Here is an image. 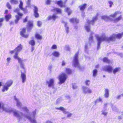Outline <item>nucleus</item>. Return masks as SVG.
I'll list each match as a JSON object with an SVG mask.
<instances>
[{
	"label": "nucleus",
	"mask_w": 123,
	"mask_h": 123,
	"mask_svg": "<svg viewBox=\"0 0 123 123\" xmlns=\"http://www.w3.org/2000/svg\"><path fill=\"white\" fill-rule=\"evenodd\" d=\"M34 26L33 22L32 21H29L27 23L26 28L24 27L22 29L20 32V34L22 37L26 38L28 37V35L25 34L26 30L27 32H30L33 28Z\"/></svg>",
	"instance_id": "nucleus-1"
},
{
	"label": "nucleus",
	"mask_w": 123,
	"mask_h": 123,
	"mask_svg": "<svg viewBox=\"0 0 123 123\" xmlns=\"http://www.w3.org/2000/svg\"><path fill=\"white\" fill-rule=\"evenodd\" d=\"M96 39L98 42V48L100 46V45L101 42L103 41L106 40L108 41H114L115 40L116 37L115 34H113L108 38H107L105 37H99L98 36H96Z\"/></svg>",
	"instance_id": "nucleus-2"
},
{
	"label": "nucleus",
	"mask_w": 123,
	"mask_h": 123,
	"mask_svg": "<svg viewBox=\"0 0 123 123\" xmlns=\"http://www.w3.org/2000/svg\"><path fill=\"white\" fill-rule=\"evenodd\" d=\"M67 77V75L64 73H62L58 76V79L59 80V83L61 84L64 83Z\"/></svg>",
	"instance_id": "nucleus-3"
},
{
	"label": "nucleus",
	"mask_w": 123,
	"mask_h": 123,
	"mask_svg": "<svg viewBox=\"0 0 123 123\" xmlns=\"http://www.w3.org/2000/svg\"><path fill=\"white\" fill-rule=\"evenodd\" d=\"M18 52H16L14 55V58L15 59H17L18 61V62L20 64V66L21 68H24V64L23 62V60L21 58H20L18 56Z\"/></svg>",
	"instance_id": "nucleus-4"
},
{
	"label": "nucleus",
	"mask_w": 123,
	"mask_h": 123,
	"mask_svg": "<svg viewBox=\"0 0 123 123\" xmlns=\"http://www.w3.org/2000/svg\"><path fill=\"white\" fill-rule=\"evenodd\" d=\"M74 65L78 68H80L79 60H78V53H76L75 55L74 59L73 60Z\"/></svg>",
	"instance_id": "nucleus-5"
},
{
	"label": "nucleus",
	"mask_w": 123,
	"mask_h": 123,
	"mask_svg": "<svg viewBox=\"0 0 123 123\" xmlns=\"http://www.w3.org/2000/svg\"><path fill=\"white\" fill-rule=\"evenodd\" d=\"M21 68L23 69V71L22 70L21 71V77L22 80V82L24 83L25 81L26 80V76L25 74V70L24 66L23 68L22 67Z\"/></svg>",
	"instance_id": "nucleus-6"
},
{
	"label": "nucleus",
	"mask_w": 123,
	"mask_h": 123,
	"mask_svg": "<svg viewBox=\"0 0 123 123\" xmlns=\"http://www.w3.org/2000/svg\"><path fill=\"white\" fill-rule=\"evenodd\" d=\"M121 13V12L118 11L115 12L114 14H111L109 16V17H107L106 16H103L102 17V18L105 20L106 19H109L110 17H112L113 18L116 17L117 16Z\"/></svg>",
	"instance_id": "nucleus-7"
},
{
	"label": "nucleus",
	"mask_w": 123,
	"mask_h": 123,
	"mask_svg": "<svg viewBox=\"0 0 123 123\" xmlns=\"http://www.w3.org/2000/svg\"><path fill=\"white\" fill-rule=\"evenodd\" d=\"M51 11L53 12H56L57 14H61L62 13V10L59 8L53 7V9L51 10Z\"/></svg>",
	"instance_id": "nucleus-8"
},
{
	"label": "nucleus",
	"mask_w": 123,
	"mask_h": 123,
	"mask_svg": "<svg viewBox=\"0 0 123 123\" xmlns=\"http://www.w3.org/2000/svg\"><path fill=\"white\" fill-rule=\"evenodd\" d=\"M103 70L109 73H111L112 71V68L111 65L106 66L104 67Z\"/></svg>",
	"instance_id": "nucleus-9"
},
{
	"label": "nucleus",
	"mask_w": 123,
	"mask_h": 123,
	"mask_svg": "<svg viewBox=\"0 0 123 123\" xmlns=\"http://www.w3.org/2000/svg\"><path fill=\"white\" fill-rule=\"evenodd\" d=\"M23 15V14L21 13L18 12V15H16L15 16L16 18L14 20V22L16 24L18 23L20 18Z\"/></svg>",
	"instance_id": "nucleus-10"
},
{
	"label": "nucleus",
	"mask_w": 123,
	"mask_h": 123,
	"mask_svg": "<svg viewBox=\"0 0 123 123\" xmlns=\"http://www.w3.org/2000/svg\"><path fill=\"white\" fill-rule=\"evenodd\" d=\"M82 90L83 92L85 93H91L92 92V91L90 89L86 87H83L82 88Z\"/></svg>",
	"instance_id": "nucleus-11"
},
{
	"label": "nucleus",
	"mask_w": 123,
	"mask_h": 123,
	"mask_svg": "<svg viewBox=\"0 0 123 123\" xmlns=\"http://www.w3.org/2000/svg\"><path fill=\"white\" fill-rule=\"evenodd\" d=\"M97 17L96 16L94 17H93L92 18V20L91 21H90L89 20H87V23L88 24H91L92 25H93L94 23V22L97 20Z\"/></svg>",
	"instance_id": "nucleus-12"
},
{
	"label": "nucleus",
	"mask_w": 123,
	"mask_h": 123,
	"mask_svg": "<svg viewBox=\"0 0 123 123\" xmlns=\"http://www.w3.org/2000/svg\"><path fill=\"white\" fill-rule=\"evenodd\" d=\"M38 9L37 7L35 6L34 7V16L36 18H38L39 17V15L38 12Z\"/></svg>",
	"instance_id": "nucleus-13"
},
{
	"label": "nucleus",
	"mask_w": 123,
	"mask_h": 123,
	"mask_svg": "<svg viewBox=\"0 0 123 123\" xmlns=\"http://www.w3.org/2000/svg\"><path fill=\"white\" fill-rule=\"evenodd\" d=\"M56 4L61 7H65L66 6L63 2L62 0H59L56 2Z\"/></svg>",
	"instance_id": "nucleus-14"
},
{
	"label": "nucleus",
	"mask_w": 123,
	"mask_h": 123,
	"mask_svg": "<svg viewBox=\"0 0 123 123\" xmlns=\"http://www.w3.org/2000/svg\"><path fill=\"white\" fill-rule=\"evenodd\" d=\"M54 80L52 79H50L49 81H47V83L48 84L49 87L53 86H54Z\"/></svg>",
	"instance_id": "nucleus-15"
},
{
	"label": "nucleus",
	"mask_w": 123,
	"mask_h": 123,
	"mask_svg": "<svg viewBox=\"0 0 123 123\" xmlns=\"http://www.w3.org/2000/svg\"><path fill=\"white\" fill-rule=\"evenodd\" d=\"M57 17H58L55 14H54L52 16H49L48 17L47 19L48 20L53 19L54 20H55Z\"/></svg>",
	"instance_id": "nucleus-16"
},
{
	"label": "nucleus",
	"mask_w": 123,
	"mask_h": 123,
	"mask_svg": "<svg viewBox=\"0 0 123 123\" xmlns=\"http://www.w3.org/2000/svg\"><path fill=\"white\" fill-rule=\"evenodd\" d=\"M65 71L66 74L68 75L71 74L73 72V71L71 69L68 68H65Z\"/></svg>",
	"instance_id": "nucleus-17"
},
{
	"label": "nucleus",
	"mask_w": 123,
	"mask_h": 123,
	"mask_svg": "<svg viewBox=\"0 0 123 123\" xmlns=\"http://www.w3.org/2000/svg\"><path fill=\"white\" fill-rule=\"evenodd\" d=\"M116 38L117 39H120L123 36V32L121 33H118L115 34Z\"/></svg>",
	"instance_id": "nucleus-18"
},
{
	"label": "nucleus",
	"mask_w": 123,
	"mask_h": 123,
	"mask_svg": "<svg viewBox=\"0 0 123 123\" xmlns=\"http://www.w3.org/2000/svg\"><path fill=\"white\" fill-rule=\"evenodd\" d=\"M22 48L21 44H19L18 46L14 49V50H16V52H18L20 51L22 49Z\"/></svg>",
	"instance_id": "nucleus-19"
},
{
	"label": "nucleus",
	"mask_w": 123,
	"mask_h": 123,
	"mask_svg": "<svg viewBox=\"0 0 123 123\" xmlns=\"http://www.w3.org/2000/svg\"><path fill=\"white\" fill-rule=\"evenodd\" d=\"M35 37V38L38 40H41L42 39V36L38 33H36Z\"/></svg>",
	"instance_id": "nucleus-20"
},
{
	"label": "nucleus",
	"mask_w": 123,
	"mask_h": 123,
	"mask_svg": "<svg viewBox=\"0 0 123 123\" xmlns=\"http://www.w3.org/2000/svg\"><path fill=\"white\" fill-rule=\"evenodd\" d=\"M87 5L85 3L79 6L80 10L81 11H84L86 8Z\"/></svg>",
	"instance_id": "nucleus-21"
},
{
	"label": "nucleus",
	"mask_w": 123,
	"mask_h": 123,
	"mask_svg": "<svg viewBox=\"0 0 123 123\" xmlns=\"http://www.w3.org/2000/svg\"><path fill=\"white\" fill-rule=\"evenodd\" d=\"M13 81L12 80L8 81L6 83V85L9 87L12 84Z\"/></svg>",
	"instance_id": "nucleus-22"
},
{
	"label": "nucleus",
	"mask_w": 123,
	"mask_h": 123,
	"mask_svg": "<svg viewBox=\"0 0 123 123\" xmlns=\"http://www.w3.org/2000/svg\"><path fill=\"white\" fill-rule=\"evenodd\" d=\"M109 96V91L108 89H106L105 90V93L104 96L105 97L107 98Z\"/></svg>",
	"instance_id": "nucleus-23"
},
{
	"label": "nucleus",
	"mask_w": 123,
	"mask_h": 123,
	"mask_svg": "<svg viewBox=\"0 0 123 123\" xmlns=\"http://www.w3.org/2000/svg\"><path fill=\"white\" fill-rule=\"evenodd\" d=\"M12 17V15L10 14H8L6 15L5 18L6 21H7L9 20Z\"/></svg>",
	"instance_id": "nucleus-24"
},
{
	"label": "nucleus",
	"mask_w": 123,
	"mask_h": 123,
	"mask_svg": "<svg viewBox=\"0 0 123 123\" xmlns=\"http://www.w3.org/2000/svg\"><path fill=\"white\" fill-rule=\"evenodd\" d=\"M122 18V15H120L117 18L114 19L113 20L114 22H116L118 21L121 19Z\"/></svg>",
	"instance_id": "nucleus-25"
},
{
	"label": "nucleus",
	"mask_w": 123,
	"mask_h": 123,
	"mask_svg": "<svg viewBox=\"0 0 123 123\" xmlns=\"http://www.w3.org/2000/svg\"><path fill=\"white\" fill-rule=\"evenodd\" d=\"M103 61L104 62H106L108 63H109L110 62V61L107 58L105 57L103 59Z\"/></svg>",
	"instance_id": "nucleus-26"
},
{
	"label": "nucleus",
	"mask_w": 123,
	"mask_h": 123,
	"mask_svg": "<svg viewBox=\"0 0 123 123\" xmlns=\"http://www.w3.org/2000/svg\"><path fill=\"white\" fill-rule=\"evenodd\" d=\"M120 69V68L119 67L116 68L113 70V72L114 74H115L116 73L118 72Z\"/></svg>",
	"instance_id": "nucleus-27"
},
{
	"label": "nucleus",
	"mask_w": 123,
	"mask_h": 123,
	"mask_svg": "<svg viewBox=\"0 0 123 123\" xmlns=\"http://www.w3.org/2000/svg\"><path fill=\"white\" fill-rule=\"evenodd\" d=\"M9 87L7 86L6 85L4 86L2 90V91L3 92H4L5 91H7Z\"/></svg>",
	"instance_id": "nucleus-28"
},
{
	"label": "nucleus",
	"mask_w": 123,
	"mask_h": 123,
	"mask_svg": "<svg viewBox=\"0 0 123 123\" xmlns=\"http://www.w3.org/2000/svg\"><path fill=\"white\" fill-rule=\"evenodd\" d=\"M29 43L32 46H34L35 44V41L33 39L30 40Z\"/></svg>",
	"instance_id": "nucleus-29"
},
{
	"label": "nucleus",
	"mask_w": 123,
	"mask_h": 123,
	"mask_svg": "<svg viewBox=\"0 0 123 123\" xmlns=\"http://www.w3.org/2000/svg\"><path fill=\"white\" fill-rule=\"evenodd\" d=\"M52 54L54 56L56 57H58L59 55L58 52L56 51L52 53Z\"/></svg>",
	"instance_id": "nucleus-30"
},
{
	"label": "nucleus",
	"mask_w": 123,
	"mask_h": 123,
	"mask_svg": "<svg viewBox=\"0 0 123 123\" xmlns=\"http://www.w3.org/2000/svg\"><path fill=\"white\" fill-rule=\"evenodd\" d=\"M93 75V76H96L97 73V71L96 69H95L93 70L92 71Z\"/></svg>",
	"instance_id": "nucleus-31"
},
{
	"label": "nucleus",
	"mask_w": 123,
	"mask_h": 123,
	"mask_svg": "<svg viewBox=\"0 0 123 123\" xmlns=\"http://www.w3.org/2000/svg\"><path fill=\"white\" fill-rule=\"evenodd\" d=\"M1 108L3 111L5 110L6 109L4 107V104L3 103H0V108Z\"/></svg>",
	"instance_id": "nucleus-32"
},
{
	"label": "nucleus",
	"mask_w": 123,
	"mask_h": 123,
	"mask_svg": "<svg viewBox=\"0 0 123 123\" xmlns=\"http://www.w3.org/2000/svg\"><path fill=\"white\" fill-rule=\"evenodd\" d=\"M27 117L28 118L29 120L31 121V122L34 123H36V120L35 119L32 120L31 119V118L30 117Z\"/></svg>",
	"instance_id": "nucleus-33"
},
{
	"label": "nucleus",
	"mask_w": 123,
	"mask_h": 123,
	"mask_svg": "<svg viewBox=\"0 0 123 123\" xmlns=\"http://www.w3.org/2000/svg\"><path fill=\"white\" fill-rule=\"evenodd\" d=\"M85 29L87 32H89L90 31V28L88 26H85Z\"/></svg>",
	"instance_id": "nucleus-34"
},
{
	"label": "nucleus",
	"mask_w": 123,
	"mask_h": 123,
	"mask_svg": "<svg viewBox=\"0 0 123 123\" xmlns=\"http://www.w3.org/2000/svg\"><path fill=\"white\" fill-rule=\"evenodd\" d=\"M23 6V3L21 1H20V4L19 5V8L21 9V8H22Z\"/></svg>",
	"instance_id": "nucleus-35"
},
{
	"label": "nucleus",
	"mask_w": 123,
	"mask_h": 123,
	"mask_svg": "<svg viewBox=\"0 0 123 123\" xmlns=\"http://www.w3.org/2000/svg\"><path fill=\"white\" fill-rule=\"evenodd\" d=\"M57 110H59L62 111H65L64 108L62 107L61 106L59 108H57Z\"/></svg>",
	"instance_id": "nucleus-36"
},
{
	"label": "nucleus",
	"mask_w": 123,
	"mask_h": 123,
	"mask_svg": "<svg viewBox=\"0 0 123 123\" xmlns=\"http://www.w3.org/2000/svg\"><path fill=\"white\" fill-rule=\"evenodd\" d=\"M28 17L26 16L25 18L23 20V22L25 23L27 22L28 20Z\"/></svg>",
	"instance_id": "nucleus-37"
},
{
	"label": "nucleus",
	"mask_w": 123,
	"mask_h": 123,
	"mask_svg": "<svg viewBox=\"0 0 123 123\" xmlns=\"http://www.w3.org/2000/svg\"><path fill=\"white\" fill-rule=\"evenodd\" d=\"M4 20V19L3 18H0V27L2 25V22H3Z\"/></svg>",
	"instance_id": "nucleus-38"
},
{
	"label": "nucleus",
	"mask_w": 123,
	"mask_h": 123,
	"mask_svg": "<svg viewBox=\"0 0 123 123\" xmlns=\"http://www.w3.org/2000/svg\"><path fill=\"white\" fill-rule=\"evenodd\" d=\"M6 6L8 8V9H11V7L10 4L8 2L6 5Z\"/></svg>",
	"instance_id": "nucleus-39"
},
{
	"label": "nucleus",
	"mask_w": 123,
	"mask_h": 123,
	"mask_svg": "<svg viewBox=\"0 0 123 123\" xmlns=\"http://www.w3.org/2000/svg\"><path fill=\"white\" fill-rule=\"evenodd\" d=\"M42 25V23L40 21H37V25L39 27H40Z\"/></svg>",
	"instance_id": "nucleus-40"
},
{
	"label": "nucleus",
	"mask_w": 123,
	"mask_h": 123,
	"mask_svg": "<svg viewBox=\"0 0 123 123\" xmlns=\"http://www.w3.org/2000/svg\"><path fill=\"white\" fill-rule=\"evenodd\" d=\"M76 18H72L70 19V22L72 23H74L75 20Z\"/></svg>",
	"instance_id": "nucleus-41"
},
{
	"label": "nucleus",
	"mask_w": 123,
	"mask_h": 123,
	"mask_svg": "<svg viewBox=\"0 0 123 123\" xmlns=\"http://www.w3.org/2000/svg\"><path fill=\"white\" fill-rule=\"evenodd\" d=\"M57 47L55 44L53 45L51 47V49H56Z\"/></svg>",
	"instance_id": "nucleus-42"
},
{
	"label": "nucleus",
	"mask_w": 123,
	"mask_h": 123,
	"mask_svg": "<svg viewBox=\"0 0 123 123\" xmlns=\"http://www.w3.org/2000/svg\"><path fill=\"white\" fill-rule=\"evenodd\" d=\"M90 82V81L89 80H86L85 82L86 85L87 86L89 85Z\"/></svg>",
	"instance_id": "nucleus-43"
},
{
	"label": "nucleus",
	"mask_w": 123,
	"mask_h": 123,
	"mask_svg": "<svg viewBox=\"0 0 123 123\" xmlns=\"http://www.w3.org/2000/svg\"><path fill=\"white\" fill-rule=\"evenodd\" d=\"M19 9L18 8H16L14 9V12H15L16 13H17L18 14V12H19Z\"/></svg>",
	"instance_id": "nucleus-44"
},
{
	"label": "nucleus",
	"mask_w": 123,
	"mask_h": 123,
	"mask_svg": "<svg viewBox=\"0 0 123 123\" xmlns=\"http://www.w3.org/2000/svg\"><path fill=\"white\" fill-rule=\"evenodd\" d=\"M21 10H22L24 12H27V10L25 8H24L23 7L21 9Z\"/></svg>",
	"instance_id": "nucleus-45"
},
{
	"label": "nucleus",
	"mask_w": 123,
	"mask_h": 123,
	"mask_svg": "<svg viewBox=\"0 0 123 123\" xmlns=\"http://www.w3.org/2000/svg\"><path fill=\"white\" fill-rule=\"evenodd\" d=\"M51 1L50 0H47L46 2L47 5H49L50 4Z\"/></svg>",
	"instance_id": "nucleus-46"
},
{
	"label": "nucleus",
	"mask_w": 123,
	"mask_h": 123,
	"mask_svg": "<svg viewBox=\"0 0 123 123\" xmlns=\"http://www.w3.org/2000/svg\"><path fill=\"white\" fill-rule=\"evenodd\" d=\"M93 37L92 36H90L89 38V40L90 41H92L93 40Z\"/></svg>",
	"instance_id": "nucleus-47"
},
{
	"label": "nucleus",
	"mask_w": 123,
	"mask_h": 123,
	"mask_svg": "<svg viewBox=\"0 0 123 123\" xmlns=\"http://www.w3.org/2000/svg\"><path fill=\"white\" fill-rule=\"evenodd\" d=\"M11 3H13L15 4H17L18 3V1L16 0H14L12 2H11Z\"/></svg>",
	"instance_id": "nucleus-48"
},
{
	"label": "nucleus",
	"mask_w": 123,
	"mask_h": 123,
	"mask_svg": "<svg viewBox=\"0 0 123 123\" xmlns=\"http://www.w3.org/2000/svg\"><path fill=\"white\" fill-rule=\"evenodd\" d=\"M65 12H67L70 11V9L68 7H67L65 9Z\"/></svg>",
	"instance_id": "nucleus-49"
},
{
	"label": "nucleus",
	"mask_w": 123,
	"mask_h": 123,
	"mask_svg": "<svg viewBox=\"0 0 123 123\" xmlns=\"http://www.w3.org/2000/svg\"><path fill=\"white\" fill-rule=\"evenodd\" d=\"M108 2H109V4L110 5V6H110V7H111V6L113 4V2L111 1H109Z\"/></svg>",
	"instance_id": "nucleus-50"
},
{
	"label": "nucleus",
	"mask_w": 123,
	"mask_h": 123,
	"mask_svg": "<svg viewBox=\"0 0 123 123\" xmlns=\"http://www.w3.org/2000/svg\"><path fill=\"white\" fill-rule=\"evenodd\" d=\"M15 115L17 116H19V115L18 113L17 112H14Z\"/></svg>",
	"instance_id": "nucleus-51"
},
{
	"label": "nucleus",
	"mask_w": 123,
	"mask_h": 123,
	"mask_svg": "<svg viewBox=\"0 0 123 123\" xmlns=\"http://www.w3.org/2000/svg\"><path fill=\"white\" fill-rule=\"evenodd\" d=\"M66 32L67 33H68L69 32V28L68 27H66Z\"/></svg>",
	"instance_id": "nucleus-52"
},
{
	"label": "nucleus",
	"mask_w": 123,
	"mask_h": 123,
	"mask_svg": "<svg viewBox=\"0 0 123 123\" xmlns=\"http://www.w3.org/2000/svg\"><path fill=\"white\" fill-rule=\"evenodd\" d=\"M14 51H16V50H14V49L13 50L10 51V53L11 54H12L14 53Z\"/></svg>",
	"instance_id": "nucleus-53"
},
{
	"label": "nucleus",
	"mask_w": 123,
	"mask_h": 123,
	"mask_svg": "<svg viewBox=\"0 0 123 123\" xmlns=\"http://www.w3.org/2000/svg\"><path fill=\"white\" fill-rule=\"evenodd\" d=\"M65 65V61H62V66H64Z\"/></svg>",
	"instance_id": "nucleus-54"
},
{
	"label": "nucleus",
	"mask_w": 123,
	"mask_h": 123,
	"mask_svg": "<svg viewBox=\"0 0 123 123\" xmlns=\"http://www.w3.org/2000/svg\"><path fill=\"white\" fill-rule=\"evenodd\" d=\"M102 114L104 115L105 116H106L107 115V113L105 111H104L102 113Z\"/></svg>",
	"instance_id": "nucleus-55"
},
{
	"label": "nucleus",
	"mask_w": 123,
	"mask_h": 123,
	"mask_svg": "<svg viewBox=\"0 0 123 123\" xmlns=\"http://www.w3.org/2000/svg\"><path fill=\"white\" fill-rule=\"evenodd\" d=\"M79 22V20L78 19H77L76 18L75 20L74 23H78Z\"/></svg>",
	"instance_id": "nucleus-56"
},
{
	"label": "nucleus",
	"mask_w": 123,
	"mask_h": 123,
	"mask_svg": "<svg viewBox=\"0 0 123 123\" xmlns=\"http://www.w3.org/2000/svg\"><path fill=\"white\" fill-rule=\"evenodd\" d=\"M11 59L10 57H8L7 59V60L8 62H9L11 60Z\"/></svg>",
	"instance_id": "nucleus-57"
},
{
	"label": "nucleus",
	"mask_w": 123,
	"mask_h": 123,
	"mask_svg": "<svg viewBox=\"0 0 123 123\" xmlns=\"http://www.w3.org/2000/svg\"><path fill=\"white\" fill-rule=\"evenodd\" d=\"M68 13V15H70L71 13L72 12L71 11H69L68 12H67Z\"/></svg>",
	"instance_id": "nucleus-58"
},
{
	"label": "nucleus",
	"mask_w": 123,
	"mask_h": 123,
	"mask_svg": "<svg viewBox=\"0 0 123 123\" xmlns=\"http://www.w3.org/2000/svg\"><path fill=\"white\" fill-rule=\"evenodd\" d=\"M14 24V22L13 21H11L10 23V25H12L13 24Z\"/></svg>",
	"instance_id": "nucleus-59"
},
{
	"label": "nucleus",
	"mask_w": 123,
	"mask_h": 123,
	"mask_svg": "<svg viewBox=\"0 0 123 123\" xmlns=\"http://www.w3.org/2000/svg\"><path fill=\"white\" fill-rule=\"evenodd\" d=\"M72 115V114L71 113H69L67 115V117H69L71 116Z\"/></svg>",
	"instance_id": "nucleus-60"
},
{
	"label": "nucleus",
	"mask_w": 123,
	"mask_h": 123,
	"mask_svg": "<svg viewBox=\"0 0 123 123\" xmlns=\"http://www.w3.org/2000/svg\"><path fill=\"white\" fill-rule=\"evenodd\" d=\"M46 123H52L51 122L49 121H47L46 122Z\"/></svg>",
	"instance_id": "nucleus-61"
},
{
	"label": "nucleus",
	"mask_w": 123,
	"mask_h": 123,
	"mask_svg": "<svg viewBox=\"0 0 123 123\" xmlns=\"http://www.w3.org/2000/svg\"><path fill=\"white\" fill-rule=\"evenodd\" d=\"M24 109L25 111H28V110L26 108H24Z\"/></svg>",
	"instance_id": "nucleus-62"
},
{
	"label": "nucleus",
	"mask_w": 123,
	"mask_h": 123,
	"mask_svg": "<svg viewBox=\"0 0 123 123\" xmlns=\"http://www.w3.org/2000/svg\"><path fill=\"white\" fill-rule=\"evenodd\" d=\"M17 104V105H20V103L19 102H18Z\"/></svg>",
	"instance_id": "nucleus-63"
},
{
	"label": "nucleus",
	"mask_w": 123,
	"mask_h": 123,
	"mask_svg": "<svg viewBox=\"0 0 123 123\" xmlns=\"http://www.w3.org/2000/svg\"><path fill=\"white\" fill-rule=\"evenodd\" d=\"M8 11L7 10H6L5 11V13L7 14L8 13Z\"/></svg>",
	"instance_id": "nucleus-64"
}]
</instances>
